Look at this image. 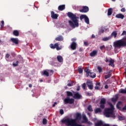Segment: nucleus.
<instances>
[{
    "label": "nucleus",
    "instance_id": "nucleus-9",
    "mask_svg": "<svg viewBox=\"0 0 126 126\" xmlns=\"http://www.w3.org/2000/svg\"><path fill=\"white\" fill-rule=\"evenodd\" d=\"M73 97L76 100H80V99L82 98V95H81L79 93L77 92L74 94Z\"/></svg>",
    "mask_w": 126,
    "mask_h": 126
},
{
    "label": "nucleus",
    "instance_id": "nucleus-2",
    "mask_svg": "<svg viewBox=\"0 0 126 126\" xmlns=\"http://www.w3.org/2000/svg\"><path fill=\"white\" fill-rule=\"evenodd\" d=\"M113 46L115 48V52L119 53L117 49H121L123 47H126V36L123 39L118 40L114 42Z\"/></svg>",
    "mask_w": 126,
    "mask_h": 126
},
{
    "label": "nucleus",
    "instance_id": "nucleus-58",
    "mask_svg": "<svg viewBox=\"0 0 126 126\" xmlns=\"http://www.w3.org/2000/svg\"><path fill=\"white\" fill-rule=\"evenodd\" d=\"M110 61H109V59H108V58H106V60H105V62L106 63H108Z\"/></svg>",
    "mask_w": 126,
    "mask_h": 126
},
{
    "label": "nucleus",
    "instance_id": "nucleus-46",
    "mask_svg": "<svg viewBox=\"0 0 126 126\" xmlns=\"http://www.w3.org/2000/svg\"><path fill=\"white\" fill-rule=\"evenodd\" d=\"M60 113L61 115H63L64 112H63V109H61L60 110Z\"/></svg>",
    "mask_w": 126,
    "mask_h": 126
},
{
    "label": "nucleus",
    "instance_id": "nucleus-38",
    "mask_svg": "<svg viewBox=\"0 0 126 126\" xmlns=\"http://www.w3.org/2000/svg\"><path fill=\"white\" fill-rule=\"evenodd\" d=\"M18 63H19V61H17L16 62V63H13V66H18Z\"/></svg>",
    "mask_w": 126,
    "mask_h": 126
},
{
    "label": "nucleus",
    "instance_id": "nucleus-1",
    "mask_svg": "<svg viewBox=\"0 0 126 126\" xmlns=\"http://www.w3.org/2000/svg\"><path fill=\"white\" fill-rule=\"evenodd\" d=\"M67 16L70 18L72 21H68V23L70 26L72 28H75L76 27H78L79 24H78V19L79 17L76 16V15L71 13V12H68L67 14Z\"/></svg>",
    "mask_w": 126,
    "mask_h": 126
},
{
    "label": "nucleus",
    "instance_id": "nucleus-51",
    "mask_svg": "<svg viewBox=\"0 0 126 126\" xmlns=\"http://www.w3.org/2000/svg\"><path fill=\"white\" fill-rule=\"evenodd\" d=\"M79 90H80V86H78L77 87V91H79Z\"/></svg>",
    "mask_w": 126,
    "mask_h": 126
},
{
    "label": "nucleus",
    "instance_id": "nucleus-45",
    "mask_svg": "<svg viewBox=\"0 0 126 126\" xmlns=\"http://www.w3.org/2000/svg\"><path fill=\"white\" fill-rule=\"evenodd\" d=\"M1 28H3L4 26V21H1Z\"/></svg>",
    "mask_w": 126,
    "mask_h": 126
},
{
    "label": "nucleus",
    "instance_id": "nucleus-24",
    "mask_svg": "<svg viewBox=\"0 0 126 126\" xmlns=\"http://www.w3.org/2000/svg\"><path fill=\"white\" fill-rule=\"evenodd\" d=\"M13 34L14 36H16V37H18L19 36V32L17 30H14L13 32Z\"/></svg>",
    "mask_w": 126,
    "mask_h": 126
},
{
    "label": "nucleus",
    "instance_id": "nucleus-50",
    "mask_svg": "<svg viewBox=\"0 0 126 126\" xmlns=\"http://www.w3.org/2000/svg\"><path fill=\"white\" fill-rule=\"evenodd\" d=\"M10 57V55L9 54H6L5 55V58L6 59H8Z\"/></svg>",
    "mask_w": 126,
    "mask_h": 126
},
{
    "label": "nucleus",
    "instance_id": "nucleus-56",
    "mask_svg": "<svg viewBox=\"0 0 126 126\" xmlns=\"http://www.w3.org/2000/svg\"><path fill=\"white\" fill-rule=\"evenodd\" d=\"M111 72H112V70H109L108 73H106V74H111Z\"/></svg>",
    "mask_w": 126,
    "mask_h": 126
},
{
    "label": "nucleus",
    "instance_id": "nucleus-54",
    "mask_svg": "<svg viewBox=\"0 0 126 126\" xmlns=\"http://www.w3.org/2000/svg\"><path fill=\"white\" fill-rule=\"evenodd\" d=\"M71 41L72 42H75V41H76V38H72Z\"/></svg>",
    "mask_w": 126,
    "mask_h": 126
},
{
    "label": "nucleus",
    "instance_id": "nucleus-43",
    "mask_svg": "<svg viewBox=\"0 0 126 126\" xmlns=\"http://www.w3.org/2000/svg\"><path fill=\"white\" fill-rule=\"evenodd\" d=\"M73 82H71V83H68L67 86L69 87H71V86H73Z\"/></svg>",
    "mask_w": 126,
    "mask_h": 126
},
{
    "label": "nucleus",
    "instance_id": "nucleus-7",
    "mask_svg": "<svg viewBox=\"0 0 126 126\" xmlns=\"http://www.w3.org/2000/svg\"><path fill=\"white\" fill-rule=\"evenodd\" d=\"M80 20H82V19H85V22L87 23V24H89V18L88 17L86 16V15H81L80 16Z\"/></svg>",
    "mask_w": 126,
    "mask_h": 126
},
{
    "label": "nucleus",
    "instance_id": "nucleus-31",
    "mask_svg": "<svg viewBox=\"0 0 126 126\" xmlns=\"http://www.w3.org/2000/svg\"><path fill=\"white\" fill-rule=\"evenodd\" d=\"M111 35L112 36H113L114 38H117V35H118V33H117V32L114 31L112 33Z\"/></svg>",
    "mask_w": 126,
    "mask_h": 126
},
{
    "label": "nucleus",
    "instance_id": "nucleus-60",
    "mask_svg": "<svg viewBox=\"0 0 126 126\" xmlns=\"http://www.w3.org/2000/svg\"><path fill=\"white\" fill-rule=\"evenodd\" d=\"M116 107H117V109H120V105H119V104H117V105H116Z\"/></svg>",
    "mask_w": 126,
    "mask_h": 126
},
{
    "label": "nucleus",
    "instance_id": "nucleus-22",
    "mask_svg": "<svg viewBox=\"0 0 126 126\" xmlns=\"http://www.w3.org/2000/svg\"><path fill=\"white\" fill-rule=\"evenodd\" d=\"M57 61L59 62V63H63V59L61 56H58Z\"/></svg>",
    "mask_w": 126,
    "mask_h": 126
},
{
    "label": "nucleus",
    "instance_id": "nucleus-14",
    "mask_svg": "<svg viewBox=\"0 0 126 126\" xmlns=\"http://www.w3.org/2000/svg\"><path fill=\"white\" fill-rule=\"evenodd\" d=\"M51 14V17L53 19H58V17H59V15H58L57 14H55V12H54L53 11H52Z\"/></svg>",
    "mask_w": 126,
    "mask_h": 126
},
{
    "label": "nucleus",
    "instance_id": "nucleus-20",
    "mask_svg": "<svg viewBox=\"0 0 126 126\" xmlns=\"http://www.w3.org/2000/svg\"><path fill=\"white\" fill-rule=\"evenodd\" d=\"M64 9H65V5H59L58 7V10L60 11H63Z\"/></svg>",
    "mask_w": 126,
    "mask_h": 126
},
{
    "label": "nucleus",
    "instance_id": "nucleus-63",
    "mask_svg": "<svg viewBox=\"0 0 126 126\" xmlns=\"http://www.w3.org/2000/svg\"><path fill=\"white\" fill-rule=\"evenodd\" d=\"M103 126H110V125L109 124H104L103 125H102Z\"/></svg>",
    "mask_w": 126,
    "mask_h": 126
},
{
    "label": "nucleus",
    "instance_id": "nucleus-53",
    "mask_svg": "<svg viewBox=\"0 0 126 126\" xmlns=\"http://www.w3.org/2000/svg\"><path fill=\"white\" fill-rule=\"evenodd\" d=\"M58 103L57 102H54V104H53L52 107H56V105H57Z\"/></svg>",
    "mask_w": 126,
    "mask_h": 126
},
{
    "label": "nucleus",
    "instance_id": "nucleus-18",
    "mask_svg": "<svg viewBox=\"0 0 126 126\" xmlns=\"http://www.w3.org/2000/svg\"><path fill=\"white\" fill-rule=\"evenodd\" d=\"M82 117H83V123H87L88 122V119L86 117V115L85 114H83L82 115Z\"/></svg>",
    "mask_w": 126,
    "mask_h": 126
},
{
    "label": "nucleus",
    "instance_id": "nucleus-52",
    "mask_svg": "<svg viewBox=\"0 0 126 126\" xmlns=\"http://www.w3.org/2000/svg\"><path fill=\"white\" fill-rule=\"evenodd\" d=\"M123 111H126V106L125 105L123 108Z\"/></svg>",
    "mask_w": 126,
    "mask_h": 126
},
{
    "label": "nucleus",
    "instance_id": "nucleus-4",
    "mask_svg": "<svg viewBox=\"0 0 126 126\" xmlns=\"http://www.w3.org/2000/svg\"><path fill=\"white\" fill-rule=\"evenodd\" d=\"M63 102H64V104H73V103H74V99L70 98H69V97H67L63 100Z\"/></svg>",
    "mask_w": 126,
    "mask_h": 126
},
{
    "label": "nucleus",
    "instance_id": "nucleus-28",
    "mask_svg": "<svg viewBox=\"0 0 126 126\" xmlns=\"http://www.w3.org/2000/svg\"><path fill=\"white\" fill-rule=\"evenodd\" d=\"M95 114H98V113H102V110L100 108H97L94 110Z\"/></svg>",
    "mask_w": 126,
    "mask_h": 126
},
{
    "label": "nucleus",
    "instance_id": "nucleus-11",
    "mask_svg": "<svg viewBox=\"0 0 126 126\" xmlns=\"http://www.w3.org/2000/svg\"><path fill=\"white\" fill-rule=\"evenodd\" d=\"M85 71L86 73V75L87 77L89 76V74H93V72H90V69H89V67H86L85 68Z\"/></svg>",
    "mask_w": 126,
    "mask_h": 126
},
{
    "label": "nucleus",
    "instance_id": "nucleus-23",
    "mask_svg": "<svg viewBox=\"0 0 126 126\" xmlns=\"http://www.w3.org/2000/svg\"><path fill=\"white\" fill-rule=\"evenodd\" d=\"M95 126H103V122L101 121H99L97 122V123H95L94 124Z\"/></svg>",
    "mask_w": 126,
    "mask_h": 126
},
{
    "label": "nucleus",
    "instance_id": "nucleus-39",
    "mask_svg": "<svg viewBox=\"0 0 126 126\" xmlns=\"http://www.w3.org/2000/svg\"><path fill=\"white\" fill-rule=\"evenodd\" d=\"M47 119H46V118H44L42 121L43 125H47Z\"/></svg>",
    "mask_w": 126,
    "mask_h": 126
},
{
    "label": "nucleus",
    "instance_id": "nucleus-59",
    "mask_svg": "<svg viewBox=\"0 0 126 126\" xmlns=\"http://www.w3.org/2000/svg\"><path fill=\"white\" fill-rule=\"evenodd\" d=\"M109 88V86H108V85H106L105 86V89H108Z\"/></svg>",
    "mask_w": 126,
    "mask_h": 126
},
{
    "label": "nucleus",
    "instance_id": "nucleus-8",
    "mask_svg": "<svg viewBox=\"0 0 126 126\" xmlns=\"http://www.w3.org/2000/svg\"><path fill=\"white\" fill-rule=\"evenodd\" d=\"M86 84L90 90H92L93 89V83L90 80H88L86 82Z\"/></svg>",
    "mask_w": 126,
    "mask_h": 126
},
{
    "label": "nucleus",
    "instance_id": "nucleus-30",
    "mask_svg": "<svg viewBox=\"0 0 126 126\" xmlns=\"http://www.w3.org/2000/svg\"><path fill=\"white\" fill-rule=\"evenodd\" d=\"M78 71L79 73H83V68H82V67L79 66L78 68Z\"/></svg>",
    "mask_w": 126,
    "mask_h": 126
},
{
    "label": "nucleus",
    "instance_id": "nucleus-29",
    "mask_svg": "<svg viewBox=\"0 0 126 126\" xmlns=\"http://www.w3.org/2000/svg\"><path fill=\"white\" fill-rule=\"evenodd\" d=\"M66 94H67V97H70V96H73V94H72L71 92L67 91Z\"/></svg>",
    "mask_w": 126,
    "mask_h": 126
},
{
    "label": "nucleus",
    "instance_id": "nucleus-33",
    "mask_svg": "<svg viewBox=\"0 0 126 126\" xmlns=\"http://www.w3.org/2000/svg\"><path fill=\"white\" fill-rule=\"evenodd\" d=\"M111 76H112V74H108L104 76V78L105 79H108V78H110Z\"/></svg>",
    "mask_w": 126,
    "mask_h": 126
},
{
    "label": "nucleus",
    "instance_id": "nucleus-64",
    "mask_svg": "<svg viewBox=\"0 0 126 126\" xmlns=\"http://www.w3.org/2000/svg\"><path fill=\"white\" fill-rule=\"evenodd\" d=\"M92 39H94V38H95V35H94V34H93L92 35Z\"/></svg>",
    "mask_w": 126,
    "mask_h": 126
},
{
    "label": "nucleus",
    "instance_id": "nucleus-3",
    "mask_svg": "<svg viewBox=\"0 0 126 126\" xmlns=\"http://www.w3.org/2000/svg\"><path fill=\"white\" fill-rule=\"evenodd\" d=\"M104 115L106 118H110L111 116H114V111L111 109H110V108H105Z\"/></svg>",
    "mask_w": 126,
    "mask_h": 126
},
{
    "label": "nucleus",
    "instance_id": "nucleus-55",
    "mask_svg": "<svg viewBox=\"0 0 126 126\" xmlns=\"http://www.w3.org/2000/svg\"><path fill=\"white\" fill-rule=\"evenodd\" d=\"M11 55L12 56V57H15V53L14 52H12L11 53Z\"/></svg>",
    "mask_w": 126,
    "mask_h": 126
},
{
    "label": "nucleus",
    "instance_id": "nucleus-49",
    "mask_svg": "<svg viewBox=\"0 0 126 126\" xmlns=\"http://www.w3.org/2000/svg\"><path fill=\"white\" fill-rule=\"evenodd\" d=\"M121 11L122 12H126V8H123L121 9Z\"/></svg>",
    "mask_w": 126,
    "mask_h": 126
},
{
    "label": "nucleus",
    "instance_id": "nucleus-27",
    "mask_svg": "<svg viewBox=\"0 0 126 126\" xmlns=\"http://www.w3.org/2000/svg\"><path fill=\"white\" fill-rule=\"evenodd\" d=\"M49 71H50V70H45L43 71V75H45V76H49Z\"/></svg>",
    "mask_w": 126,
    "mask_h": 126
},
{
    "label": "nucleus",
    "instance_id": "nucleus-5",
    "mask_svg": "<svg viewBox=\"0 0 126 126\" xmlns=\"http://www.w3.org/2000/svg\"><path fill=\"white\" fill-rule=\"evenodd\" d=\"M106 98H101L99 102V104H100L99 107L100 109H102V110L103 109H105V105H106Z\"/></svg>",
    "mask_w": 126,
    "mask_h": 126
},
{
    "label": "nucleus",
    "instance_id": "nucleus-44",
    "mask_svg": "<svg viewBox=\"0 0 126 126\" xmlns=\"http://www.w3.org/2000/svg\"><path fill=\"white\" fill-rule=\"evenodd\" d=\"M19 58L20 59L19 62L20 63H23V58L21 57V56H19Z\"/></svg>",
    "mask_w": 126,
    "mask_h": 126
},
{
    "label": "nucleus",
    "instance_id": "nucleus-34",
    "mask_svg": "<svg viewBox=\"0 0 126 126\" xmlns=\"http://www.w3.org/2000/svg\"><path fill=\"white\" fill-rule=\"evenodd\" d=\"M109 105L110 107V108H109V109H111L114 112V110H115V108L114 107V105L111 103H109Z\"/></svg>",
    "mask_w": 126,
    "mask_h": 126
},
{
    "label": "nucleus",
    "instance_id": "nucleus-26",
    "mask_svg": "<svg viewBox=\"0 0 126 126\" xmlns=\"http://www.w3.org/2000/svg\"><path fill=\"white\" fill-rule=\"evenodd\" d=\"M112 13H113V8H110L108 10L107 15L110 16V15H112Z\"/></svg>",
    "mask_w": 126,
    "mask_h": 126
},
{
    "label": "nucleus",
    "instance_id": "nucleus-40",
    "mask_svg": "<svg viewBox=\"0 0 126 126\" xmlns=\"http://www.w3.org/2000/svg\"><path fill=\"white\" fill-rule=\"evenodd\" d=\"M97 69H98V72H99V73H100V72H102V71H103V70L102 69V67H101L99 66H97Z\"/></svg>",
    "mask_w": 126,
    "mask_h": 126
},
{
    "label": "nucleus",
    "instance_id": "nucleus-17",
    "mask_svg": "<svg viewBox=\"0 0 126 126\" xmlns=\"http://www.w3.org/2000/svg\"><path fill=\"white\" fill-rule=\"evenodd\" d=\"M116 18H119L120 19H124L125 18V15H124L123 14H118L116 15Z\"/></svg>",
    "mask_w": 126,
    "mask_h": 126
},
{
    "label": "nucleus",
    "instance_id": "nucleus-13",
    "mask_svg": "<svg viewBox=\"0 0 126 126\" xmlns=\"http://www.w3.org/2000/svg\"><path fill=\"white\" fill-rule=\"evenodd\" d=\"M73 120H75L76 121V120L77 121H80V120H81V113L79 112L76 113L75 119H73Z\"/></svg>",
    "mask_w": 126,
    "mask_h": 126
},
{
    "label": "nucleus",
    "instance_id": "nucleus-16",
    "mask_svg": "<svg viewBox=\"0 0 126 126\" xmlns=\"http://www.w3.org/2000/svg\"><path fill=\"white\" fill-rule=\"evenodd\" d=\"M10 40L11 41V42H12V43H14V44H15V45H18V43H19L18 38H11L10 39Z\"/></svg>",
    "mask_w": 126,
    "mask_h": 126
},
{
    "label": "nucleus",
    "instance_id": "nucleus-57",
    "mask_svg": "<svg viewBox=\"0 0 126 126\" xmlns=\"http://www.w3.org/2000/svg\"><path fill=\"white\" fill-rule=\"evenodd\" d=\"M87 96H91V94L90 93H86Z\"/></svg>",
    "mask_w": 126,
    "mask_h": 126
},
{
    "label": "nucleus",
    "instance_id": "nucleus-12",
    "mask_svg": "<svg viewBox=\"0 0 126 126\" xmlns=\"http://www.w3.org/2000/svg\"><path fill=\"white\" fill-rule=\"evenodd\" d=\"M77 46V44L75 42H73L71 43L70 45V48L71 50L74 51V50H76V47Z\"/></svg>",
    "mask_w": 126,
    "mask_h": 126
},
{
    "label": "nucleus",
    "instance_id": "nucleus-47",
    "mask_svg": "<svg viewBox=\"0 0 126 126\" xmlns=\"http://www.w3.org/2000/svg\"><path fill=\"white\" fill-rule=\"evenodd\" d=\"M84 44L85 46H86V47H87V46H88L89 45V43H88V42H87V41H85L84 42Z\"/></svg>",
    "mask_w": 126,
    "mask_h": 126
},
{
    "label": "nucleus",
    "instance_id": "nucleus-32",
    "mask_svg": "<svg viewBox=\"0 0 126 126\" xmlns=\"http://www.w3.org/2000/svg\"><path fill=\"white\" fill-rule=\"evenodd\" d=\"M118 100V96H116L115 97H113L112 98V101L113 103H116V101Z\"/></svg>",
    "mask_w": 126,
    "mask_h": 126
},
{
    "label": "nucleus",
    "instance_id": "nucleus-15",
    "mask_svg": "<svg viewBox=\"0 0 126 126\" xmlns=\"http://www.w3.org/2000/svg\"><path fill=\"white\" fill-rule=\"evenodd\" d=\"M109 63L108 64V65L110 66H112V67H115V64H114L115 63V60H113L112 58H110L109 60Z\"/></svg>",
    "mask_w": 126,
    "mask_h": 126
},
{
    "label": "nucleus",
    "instance_id": "nucleus-62",
    "mask_svg": "<svg viewBox=\"0 0 126 126\" xmlns=\"http://www.w3.org/2000/svg\"><path fill=\"white\" fill-rule=\"evenodd\" d=\"M32 84H30L29 85V87L30 88H31L32 87Z\"/></svg>",
    "mask_w": 126,
    "mask_h": 126
},
{
    "label": "nucleus",
    "instance_id": "nucleus-35",
    "mask_svg": "<svg viewBox=\"0 0 126 126\" xmlns=\"http://www.w3.org/2000/svg\"><path fill=\"white\" fill-rule=\"evenodd\" d=\"M89 76H90L91 78H95L96 77V74L94 73L92 74H89Z\"/></svg>",
    "mask_w": 126,
    "mask_h": 126
},
{
    "label": "nucleus",
    "instance_id": "nucleus-41",
    "mask_svg": "<svg viewBox=\"0 0 126 126\" xmlns=\"http://www.w3.org/2000/svg\"><path fill=\"white\" fill-rule=\"evenodd\" d=\"M118 118H119V120H120V121H124V120H125V117H124L122 116H119Z\"/></svg>",
    "mask_w": 126,
    "mask_h": 126
},
{
    "label": "nucleus",
    "instance_id": "nucleus-25",
    "mask_svg": "<svg viewBox=\"0 0 126 126\" xmlns=\"http://www.w3.org/2000/svg\"><path fill=\"white\" fill-rule=\"evenodd\" d=\"M101 85L100 83H96L95 84V87L94 88V89H95V90H99V89H100V87Z\"/></svg>",
    "mask_w": 126,
    "mask_h": 126
},
{
    "label": "nucleus",
    "instance_id": "nucleus-37",
    "mask_svg": "<svg viewBox=\"0 0 126 126\" xmlns=\"http://www.w3.org/2000/svg\"><path fill=\"white\" fill-rule=\"evenodd\" d=\"M110 39H111V37H104L102 38V41H108V40H110Z\"/></svg>",
    "mask_w": 126,
    "mask_h": 126
},
{
    "label": "nucleus",
    "instance_id": "nucleus-10",
    "mask_svg": "<svg viewBox=\"0 0 126 126\" xmlns=\"http://www.w3.org/2000/svg\"><path fill=\"white\" fill-rule=\"evenodd\" d=\"M89 11V8L87 6H83L82 9L80 10V12L86 13Z\"/></svg>",
    "mask_w": 126,
    "mask_h": 126
},
{
    "label": "nucleus",
    "instance_id": "nucleus-36",
    "mask_svg": "<svg viewBox=\"0 0 126 126\" xmlns=\"http://www.w3.org/2000/svg\"><path fill=\"white\" fill-rule=\"evenodd\" d=\"M88 110L89 112H93V109L92 108V106L91 105H89L88 107Z\"/></svg>",
    "mask_w": 126,
    "mask_h": 126
},
{
    "label": "nucleus",
    "instance_id": "nucleus-19",
    "mask_svg": "<svg viewBox=\"0 0 126 126\" xmlns=\"http://www.w3.org/2000/svg\"><path fill=\"white\" fill-rule=\"evenodd\" d=\"M97 53H98L97 50H94L90 53V56H91V57H95L97 56Z\"/></svg>",
    "mask_w": 126,
    "mask_h": 126
},
{
    "label": "nucleus",
    "instance_id": "nucleus-61",
    "mask_svg": "<svg viewBox=\"0 0 126 126\" xmlns=\"http://www.w3.org/2000/svg\"><path fill=\"white\" fill-rule=\"evenodd\" d=\"M121 104H122L121 101H119V102H118V103H117V105H121Z\"/></svg>",
    "mask_w": 126,
    "mask_h": 126
},
{
    "label": "nucleus",
    "instance_id": "nucleus-6",
    "mask_svg": "<svg viewBox=\"0 0 126 126\" xmlns=\"http://www.w3.org/2000/svg\"><path fill=\"white\" fill-rule=\"evenodd\" d=\"M51 49H56L57 51H60V50H62V47H59V43H56L54 45L53 43H51L49 45Z\"/></svg>",
    "mask_w": 126,
    "mask_h": 126
},
{
    "label": "nucleus",
    "instance_id": "nucleus-42",
    "mask_svg": "<svg viewBox=\"0 0 126 126\" xmlns=\"http://www.w3.org/2000/svg\"><path fill=\"white\" fill-rule=\"evenodd\" d=\"M82 88L84 89V90H85L86 89V84L85 83H84L82 84Z\"/></svg>",
    "mask_w": 126,
    "mask_h": 126
},
{
    "label": "nucleus",
    "instance_id": "nucleus-21",
    "mask_svg": "<svg viewBox=\"0 0 126 126\" xmlns=\"http://www.w3.org/2000/svg\"><path fill=\"white\" fill-rule=\"evenodd\" d=\"M56 41H63V37L62 35H60L55 38Z\"/></svg>",
    "mask_w": 126,
    "mask_h": 126
},
{
    "label": "nucleus",
    "instance_id": "nucleus-48",
    "mask_svg": "<svg viewBox=\"0 0 126 126\" xmlns=\"http://www.w3.org/2000/svg\"><path fill=\"white\" fill-rule=\"evenodd\" d=\"M100 49L101 51H102V50H104V49H105V45H102L100 46Z\"/></svg>",
    "mask_w": 126,
    "mask_h": 126
}]
</instances>
